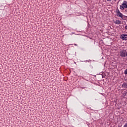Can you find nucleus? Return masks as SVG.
<instances>
[{"label":"nucleus","instance_id":"1","mask_svg":"<svg viewBox=\"0 0 127 127\" xmlns=\"http://www.w3.org/2000/svg\"><path fill=\"white\" fill-rule=\"evenodd\" d=\"M120 8L121 9V10H124L125 8H127V1L124 0L122 4L120 5Z\"/></svg>","mask_w":127,"mask_h":127},{"label":"nucleus","instance_id":"2","mask_svg":"<svg viewBox=\"0 0 127 127\" xmlns=\"http://www.w3.org/2000/svg\"><path fill=\"white\" fill-rule=\"evenodd\" d=\"M116 12L117 13V15L119 16V17H121V18H122L123 19L126 20V19L124 18V16H125V15H124L123 13H121L120 10L118 9V10H117Z\"/></svg>","mask_w":127,"mask_h":127},{"label":"nucleus","instance_id":"3","mask_svg":"<svg viewBox=\"0 0 127 127\" xmlns=\"http://www.w3.org/2000/svg\"><path fill=\"white\" fill-rule=\"evenodd\" d=\"M120 56L121 57H126V51L125 50H121L120 51Z\"/></svg>","mask_w":127,"mask_h":127},{"label":"nucleus","instance_id":"4","mask_svg":"<svg viewBox=\"0 0 127 127\" xmlns=\"http://www.w3.org/2000/svg\"><path fill=\"white\" fill-rule=\"evenodd\" d=\"M121 39L123 40H127V34H123L121 36Z\"/></svg>","mask_w":127,"mask_h":127},{"label":"nucleus","instance_id":"5","mask_svg":"<svg viewBox=\"0 0 127 127\" xmlns=\"http://www.w3.org/2000/svg\"><path fill=\"white\" fill-rule=\"evenodd\" d=\"M122 87L123 88H127V83L126 82H124L123 85H122Z\"/></svg>","mask_w":127,"mask_h":127},{"label":"nucleus","instance_id":"6","mask_svg":"<svg viewBox=\"0 0 127 127\" xmlns=\"http://www.w3.org/2000/svg\"><path fill=\"white\" fill-rule=\"evenodd\" d=\"M115 23H116V24H121V21L117 20L115 22Z\"/></svg>","mask_w":127,"mask_h":127},{"label":"nucleus","instance_id":"7","mask_svg":"<svg viewBox=\"0 0 127 127\" xmlns=\"http://www.w3.org/2000/svg\"><path fill=\"white\" fill-rule=\"evenodd\" d=\"M125 74L126 75H127V69H126L125 70Z\"/></svg>","mask_w":127,"mask_h":127},{"label":"nucleus","instance_id":"8","mask_svg":"<svg viewBox=\"0 0 127 127\" xmlns=\"http://www.w3.org/2000/svg\"><path fill=\"white\" fill-rule=\"evenodd\" d=\"M124 18L125 19H127V16H124Z\"/></svg>","mask_w":127,"mask_h":127},{"label":"nucleus","instance_id":"9","mask_svg":"<svg viewBox=\"0 0 127 127\" xmlns=\"http://www.w3.org/2000/svg\"><path fill=\"white\" fill-rule=\"evenodd\" d=\"M125 29H127V25L125 26Z\"/></svg>","mask_w":127,"mask_h":127},{"label":"nucleus","instance_id":"10","mask_svg":"<svg viewBox=\"0 0 127 127\" xmlns=\"http://www.w3.org/2000/svg\"><path fill=\"white\" fill-rule=\"evenodd\" d=\"M107 1H111L112 0H107Z\"/></svg>","mask_w":127,"mask_h":127},{"label":"nucleus","instance_id":"11","mask_svg":"<svg viewBox=\"0 0 127 127\" xmlns=\"http://www.w3.org/2000/svg\"><path fill=\"white\" fill-rule=\"evenodd\" d=\"M127 56V53H126V57Z\"/></svg>","mask_w":127,"mask_h":127}]
</instances>
